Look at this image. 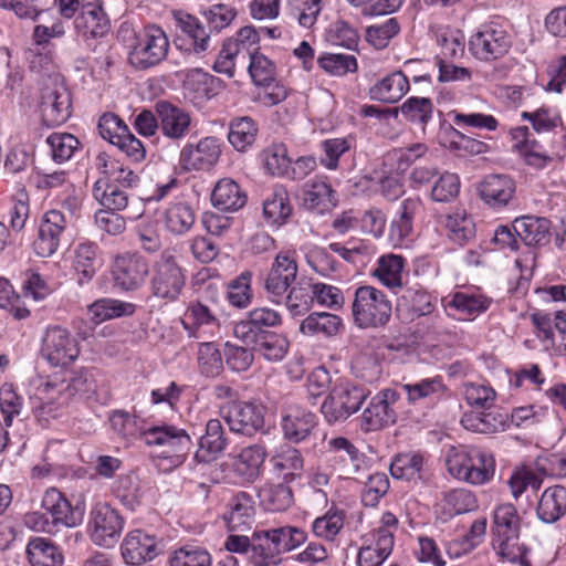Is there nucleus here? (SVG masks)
Instances as JSON below:
<instances>
[{"label":"nucleus","instance_id":"f257e3e1","mask_svg":"<svg viewBox=\"0 0 566 566\" xmlns=\"http://www.w3.org/2000/svg\"><path fill=\"white\" fill-rule=\"evenodd\" d=\"M448 472L472 485L490 482L495 473V459L485 449L474 446L451 447L446 455Z\"/></svg>","mask_w":566,"mask_h":566},{"label":"nucleus","instance_id":"f03ea898","mask_svg":"<svg viewBox=\"0 0 566 566\" xmlns=\"http://www.w3.org/2000/svg\"><path fill=\"white\" fill-rule=\"evenodd\" d=\"M469 51L480 62H494L503 59L513 45L509 27L500 21L481 24L469 39Z\"/></svg>","mask_w":566,"mask_h":566},{"label":"nucleus","instance_id":"7ed1b4c3","mask_svg":"<svg viewBox=\"0 0 566 566\" xmlns=\"http://www.w3.org/2000/svg\"><path fill=\"white\" fill-rule=\"evenodd\" d=\"M391 302L387 295L371 285L356 289L352 304L354 323L359 328L385 326L391 316Z\"/></svg>","mask_w":566,"mask_h":566},{"label":"nucleus","instance_id":"20e7f679","mask_svg":"<svg viewBox=\"0 0 566 566\" xmlns=\"http://www.w3.org/2000/svg\"><path fill=\"white\" fill-rule=\"evenodd\" d=\"M170 49L169 38L163 28L148 24L138 33L128 55L137 70H148L166 60Z\"/></svg>","mask_w":566,"mask_h":566},{"label":"nucleus","instance_id":"39448f33","mask_svg":"<svg viewBox=\"0 0 566 566\" xmlns=\"http://www.w3.org/2000/svg\"><path fill=\"white\" fill-rule=\"evenodd\" d=\"M174 248L165 249L153 265L151 291L159 298L176 301L186 284V274Z\"/></svg>","mask_w":566,"mask_h":566},{"label":"nucleus","instance_id":"423d86ee","mask_svg":"<svg viewBox=\"0 0 566 566\" xmlns=\"http://www.w3.org/2000/svg\"><path fill=\"white\" fill-rule=\"evenodd\" d=\"M398 518L391 512H385L380 525L366 535L365 545L357 554L358 566H381L390 556L395 545Z\"/></svg>","mask_w":566,"mask_h":566},{"label":"nucleus","instance_id":"0eeeda50","mask_svg":"<svg viewBox=\"0 0 566 566\" xmlns=\"http://www.w3.org/2000/svg\"><path fill=\"white\" fill-rule=\"evenodd\" d=\"M368 396L369 391L365 388L339 380L325 398L321 411L329 424L343 422L360 409Z\"/></svg>","mask_w":566,"mask_h":566},{"label":"nucleus","instance_id":"6e6552de","mask_svg":"<svg viewBox=\"0 0 566 566\" xmlns=\"http://www.w3.org/2000/svg\"><path fill=\"white\" fill-rule=\"evenodd\" d=\"M64 379L59 377H38L30 385V401L35 416L40 421L55 418L59 410L67 405L70 395Z\"/></svg>","mask_w":566,"mask_h":566},{"label":"nucleus","instance_id":"1a4fd4ad","mask_svg":"<svg viewBox=\"0 0 566 566\" xmlns=\"http://www.w3.org/2000/svg\"><path fill=\"white\" fill-rule=\"evenodd\" d=\"M77 338L65 327L48 326L41 338V356L52 367H67L80 356Z\"/></svg>","mask_w":566,"mask_h":566},{"label":"nucleus","instance_id":"9d476101","mask_svg":"<svg viewBox=\"0 0 566 566\" xmlns=\"http://www.w3.org/2000/svg\"><path fill=\"white\" fill-rule=\"evenodd\" d=\"M124 526V517L107 502H96L91 509L87 534L95 545L104 548L114 547Z\"/></svg>","mask_w":566,"mask_h":566},{"label":"nucleus","instance_id":"9b49d317","mask_svg":"<svg viewBox=\"0 0 566 566\" xmlns=\"http://www.w3.org/2000/svg\"><path fill=\"white\" fill-rule=\"evenodd\" d=\"M142 437L148 446L163 447L161 455L169 459L174 467L184 463L192 447V440L187 431L172 424L151 427L144 430Z\"/></svg>","mask_w":566,"mask_h":566},{"label":"nucleus","instance_id":"f8f14e48","mask_svg":"<svg viewBox=\"0 0 566 566\" xmlns=\"http://www.w3.org/2000/svg\"><path fill=\"white\" fill-rule=\"evenodd\" d=\"M220 415L234 433L251 437L264 428L265 407L260 402H227L220 407Z\"/></svg>","mask_w":566,"mask_h":566},{"label":"nucleus","instance_id":"ddd939ff","mask_svg":"<svg viewBox=\"0 0 566 566\" xmlns=\"http://www.w3.org/2000/svg\"><path fill=\"white\" fill-rule=\"evenodd\" d=\"M222 142L214 136H206L184 145L179 154V167L184 171H208L220 159Z\"/></svg>","mask_w":566,"mask_h":566},{"label":"nucleus","instance_id":"4468645a","mask_svg":"<svg viewBox=\"0 0 566 566\" xmlns=\"http://www.w3.org/2000/svg\"><path fill=\"white\" fill-rule=\"evenodd\" d=\"M492 302L479 287L458 291L442 298L448 315L459 321H473L486 312Z\"/></svg>","mask_w":566,"mask_h":566},{"label":"nucleus","instance_id":"2eb2a0df","mask_svg":"<svg viewBox=\"0 0 566 566\" xmlns=\"http://www.w3.org/2000/svg\"><path fill=\"white\" fill-rule=\"evenodd\" d=\"M401 394L396 389H382L374 396L360 417V428L365 432L377 431L395 423V405Z\"/></svg>","mask_w":566,"mask_h":566},{"label":"nucleus","instance_id":"dca6fc26","mask_svg":"<svg viewBox=\"0 0 566 566\" xmlns=\"http://www.w3.org/2000/svg\"><path fill=\"white\" fill-rule=\"evenodd\" d=\"M66 216L57 210L51 209L41 218L38 237L33 243L36 255L49 258L60 248L64 232L67 229Z\"/></svg>","mask_w":566,"mask_h":566},{"label":"nucleus","instance_id":"f3484780","mask_svg":"<svg viewBox=\"0 0 566 566\" xmlns=\"http://www.w3.org/2000/svg\"><path fill=\"white\" fill-rule=\"evenodd\" d=\"M71 94L63 84H53L42 90L40 114L45 126L64 124L71 116Z\"/></svg>","mask_w":566,"mask_h":566},{"label":"nucleus","instance_id":"a211bd4d","mask_svg":"<svg viewBox=\"0 0 566 566\" xmlns=\"http://www.w3.org/2000/svg\"><path fill=\"white\" fill-rule=\"evenodd\" d=\"M400 390L408 403L417 407L436 405L448 394V387L441 375L409 379L400 385Z\"/></svg>","mask_w":566,"mask_h":566},{"label":"nucleus","instance_id":"6ab92c4d","mask_svg":"<svg viewBox=\"0 0 566 566\" xmlns=\"http://www.w3.org/2000/svg\"><path fill=\"white\" fill-rule=\"evenodd\" d=\"M182 86L191 103L201 105L219 95L226 88V83L211 73L195 67L184 72Z\"/></svg>","mask_w":566,"mask_h":566},{"label":"nucleus","instance_id":"aec40b11","mask_svg":"<svg viewBox=\"0 0 566 566\" xmlns=\"http://www.w3.org/2000/svg\"><path fill=\"white\" fill-rule=\"evenodd\" d=\"M159 120L158 129L168 139L180 142L185 139L192 125L191 114L167 101H159L155 106Z\"/></svg>","mask_w":566,"mask_h":566},{"label":"nucleus","instance_id":"412c9836","mask_svg":"<svg viewBox=\"0 0 566 566\" xmlns=\"http://www.w3.org/2000/svg\"><path fill=\"white\" fill-rule=\"evenodd\" d=\"M281 429L292 443L305 441L317 426V417L298 405H287L281 411Z\"/></svg>","mask_w":566,"mask_h":566},{"label":"nucleus","instance_id":"4be33fe9","mask_svg":"<svg viewBox=\"0 0 566 566\" xmlns=\"http://www.w3.org/2000/svg\"><path fill=\"white\" fill-rule=\"evenodd\" d=\"M160 553L159 541L142 530L128 532L122 544L120 554L127 565L136 566L153 560Z\"/></svg>","mask_w":566,"mask_h":566},{"label":"nucleus","instance_id":"5701e85b","mask_svg":"<svg viewBox=\"0 0 566 566\" xmlns=\"http://www.w3.org/2000/svg\"><path fill=\"white\" fill-rule=\"evenodd\" d=\"M326 451L332 454L331 461L335 469L350 475L358 473L366 468L367 458L365 453L345 437H332L326 439Z\"/></svg>","mask_w":566,"mask_h":566},{"label":"nucleus","instance_id":"b1692460","mask_svg":"<svg viewBox=\"0 0 566 566\" xmlns=\"http://www.w3.org/2000/svg\"><path fill=\"white\" fill-rule=\"evenodd\" d=\"M266 457V449L261 443L242 448L232 462V473L235 482L239 484L255 482L262 473Z\"/></svg>","mask_w":566,"mask_h":566},{"label":"nucleus","instance_id":"393cba45","mask_svg":"<svg viewBox=\"0 0 566 566\" xmlns=\"http://www.w3.org/2000/svg\"><path fill=\"white\" fill-rule=\"evenodd\" d=\"M75 29L85 39L105 35L109 30V19L102 0H83L80 13L75 17Z\"/></svg>","mask_w":566,"mask_h":566},{"label":"nucleus","instance_id":"a878e982","mask_svg":"<svg viewBox=\"0 0 566 566\" xmlns=\"http://www.w3.org/2000/svg\"><path fill=\"white\" fill-rule=\"evenodd\" d=\"M149 272L148 263L137 253H125L115 260L113 275L116 285L132 291L142 285Z\"/></svg>","mask_w":566,"mask_h":566},{"label":"nucleus","instance_id":"bb28decb","mask_svg":"<svg viewBox=\"0 0 566 566\" xmlns=\"http://www.w3.org/2000/svg\"><path fill=\"white\" fill-rule=\"evenodd\" d=\"M182 326L190 337H213L220 329V323L214 312L201 302L190 303L187 307Z\"/></svg>","mask_w":566,"mask_h":566},{"label":"nucleus","instance_id":"cd10ccee","mask_svg":"<svg viewBox=\"0 0 566 566\" xmlns=\"http://www.w3.org/2000/svg\"><path fill=\"white\" fill-rule=\"evenodd\" d=\"M465 430L492 434L510 428L509 415L500 408H489L464 412L460 420Z\"/></svg>","mask_w":566,"mask_h":566},{"label":"nucleus","instance_id":"c85d7f7f","mask_svg":"<svg viewBox=\"0 0 566 566\" xmlns=\"http://www.w3.org/2000/svg\"><path fill=\"white\" fill-rule=\"evenodd\" d=\"M263 219L265 224L274 230L285 226L292 217L293 206L287 189L275 185L263 200Z\"/></svg>","mask_w":566,"mask_h":566},{"label":"nucleus","instance_id":"c756f323","mask_svg":"<svg viewBox=\"0 0 566 566\" xmlns=\"http://www.w3.org/2000/svg\"><path fill=\"white\" fill-rule=\"evenodd\" d=\"M421 209L418 198L405 199L389 226V240L394 247L408 245L413 232V219Z\"/></svg>","mask_w":566,"mask_h":566},{"label":"nucleus","instance_id":"7c9ffc66","mask_svg":"<svg viewBox=\"0 0 566 566\" xmlns=\"http://www.w3.org/2000/svg\"><path fill=\"white\" fill-rule=\"evenodd\" d=\"M514 180L506 175L485 176L479 186L481 199L491 208L501 209L513 198Z\"/></svg>","mask_w":566,"mask_h":566},{"label":"nucleus","instance_id":"2f4dec72","mask_svg":"<svg viewBox=\"0 0 566 566\" xmlns=\"http://www.w3.org/2000/svg\"><path fill=\"white\" fill-rule=\"evenodd\" d=\"M228 439L224 436L222 423L219 419H210L206 423L205 434L200 437L195 459L201 463L217 460L227 449Z\"/></svg>","mask_w":566,"mask_h":566},{"label":"nucleus","instance_id":"473e14b6","mask_svg":"<svg viewBox=\"0 0 566 566\" xmlns=\"http://www.w3.org/2000/svg\"><path fill=\"white\" fill-rule=\"evenodd\" d=\"M270 464L274 472L285 482H292L301 476L304 459L298 449L284 443L273 450L270 457Z\"/></svg>","mask_w":566,"mask_h":566},{"label":"nucleus","instance_id":"72a5a7b5","mask_svg":"<svg viewBox=\"0 0 566 566\" xmlns=\"http://www.w3.org/2000/svg\"><path fill=\"white\" fill-rule=\"evenodd\" d=\"M254 515L255 506L252 496L240 492L229 501L223 520L230 531H243L251 527Z\"/></svg>","mask_w":566,"mask_h":566},{"label":"nucleus","instance_id":"f704fd0d","mask_svg":"<svg viewBox=\"0 0 566 566\" xmlns=\"http://www.w3.org/2000/svg\"><path fill=\"white\" fill-rule=\"evenodd\" d=\"M336 193L324 180H311L304 185L302 205L305 209L324 214L336 206Z\"/></svg>","mask_w":566,"mask_h":566},{"label":"nucleus","instance_id":"c9c22d12","mask_svg":"<svg viewBox=\"0 0 566 566\" xmlns=\"http://www.w3.org/2000/svg\"><path fill=\"white\" fill-rule=\"evenodd\" d=\"M409 91L408 77L401 71H395L369 88V96L374 101L395 104L399 102Z\"/></svg>","mask_w":566,"mask_h":566},{"label":"nucleus","instance_id":"e433bc0d","mask_svg":"<svg viewBox=\"0 0 566 566\" xmlns=\"http://www.w3.org/2000/svg\"><path fill=\"white\" fill-rule=\"evenodd\" d=\"M344 328L343 319L333 313L314 312L300 324V332L310 337L331 338Z\"/></svg>","mask_w":566,"mask_h":566},{"label":"nucleus","instance_id":"4c0bfd02","mask_svg":"<svg viewBox=\"0 0 566 566\" xmlns=\"http://www.w3.org/2000/svg\"><path fill=\"white\" fill-rule=\"evenodd\" d=\"M478 507L475 495L467 489H454L443 494L437 505V512L442 521L455 515L471 512Z\"/></svg>","mask_w":566,"mask_h":566},{"label":"nucleus","instance_id":"58836bf2","mask_svg":"<svg viewBox=\"0 0 566 566\" xmlns=\"http://www.w3.org/2000/svg\"><path fill=\"white\" fill-rule=\"evenodd\" d=\"M537 516L544 523H555L566 514V486L554 485L544 490L541 495Z\"/></svg>","mask_w":566,"mask_h":566},{"label":"nucleus","instance_id":"ea45409f","mask_svg":"<svg viewBox=\"0 0 566 566\" xmlns=\"http://www.w3.org/2000/svg\"><path fill=\"white\" fill-rule=\"evenodd\" d=\"M513 229L526 245H541L547 242L551 221L535 216H523L513 221Z\"/></svg>","mask_w":566,"mask_h":566},{"label":"nucleus","instance_id":"a19ab883","mask_svg":"<svg viewBox=\"0 0 566 566\" xmlns=\"http://www.w3.org/2000/svg\"><path fill=\"white\" fill-rule=\"evenodd\" d=\"M406 260L398 254H385L377 260L374 276L387 289L397 293L401 290Z\"/></svg>","mask_w":566,"mask_h":566},{"label":"nucleus","instance_id":"79ce46f5","mask_svg":"<svg viewBox=\"0 0 566 566\" xmlns=\"http://www.w3.org/2000/svg\"><path fill=\"white\" fill-rule=\"evenodd\" d=\"M196 221V212L190 203L178 200L172 201L163 212V222L167 231L182 235L187 233Z\"/></svg>","mask_w":566,"mask_h":566},{"label":"nucleus","instance_id":"37998d69","mask_svg":"<svg viewBox=\"0 0 566 566\" xmlns=\"http://www.w3.org/2000/svg\"><path fill=\"white\" fill-rule=\"evenodd\" d=\"M356 146V139L353 135L344 137L326 138L321 142L319 148L322 155L319 164L327 170L335 171L342 166V158L350 154Z\"/></svg>","mask_w":566,"mask_h":566},{"label":"nucleus","instance_id":"c03bdc74","mask_svg":"<svg viewBox=\"0 0 566 566\" xmlns=\"http://www.w3.org/2000/svg\"><path fill=\"white\" fill-rule=\"evenodd\" d=\"M397 310L406 312L410 319L429 315L434 310V297L420 286L409 287L398 298Z\"/></svg>","mask_w":566,"mask_h":566},{"label":"nucleus","instance_id":"a18cd8bd","mask_svg":"<svg viewBox=\"0 0 566 566\" xmlns=\"http://www.w3.org/2000/svg\"><path fill=\"white\" fill-rule=\"evenodd\" d=\"M72 266L80 275L78 282H88L101 266L98 245L94 242H81L73 250Z\"/></svg>","mask_w":566,"mask_h":566},{"label":"nucleus","instance_id":"49530a36","mask_svg":"<svg viewBox=\"0 0 566 566\" xmlns=\"http://www.w3.org/2000/svg\"><path fill=\"white\" fill-rule=\"evenodd\" d=\"M440 144L459 155H480L488 150V144L467 136L453 126L442 127L439 134Z\"/></svg>","mask_w":566,"mask_h":566},{"label":"nucleus","instance_id":"de8ad7c7","mask_svg":"<svg viewBox=\"0 0 566 566\" xmlns=\"http://www.w3.org/2000/svg\"><path fill=\"white\" fill-rule=\"evenodd\" d=\"M211 202L222 211H237L245 205L247 196L233 179L223 178L214 186Z\"/></svg>","mask_w":566,"mask_h":566},{"label":"nucleus","instance_id":"09e8293b","mask_svg":"<svg viewBox=\"0 0 566 566\" xmlns=\"http://www.w3.org/2000/svg\"><path fill=\"white\" fill-rule=\"evenodd\" d=\"M96 167L107 179L109 184L127 188L135 187L138 181V175L128 167H125L118 160L112 158L106 153H101L96 157Z\"/></svg>","mask_w":566,"mask_h":566},{"label":"nucleus","instance_id":"8fccbe9b","mask_svg":"<svg viewBox=\"0 0 566 566\" xmlns=\"http://www.w3.org/2000/svg\"><path fill=\"white\" fill-rule=\"evenodd\" d=\"M179 22L189 44L187 51L202 56L211 49V35L196 17L186 14Z\"/></svg>","mask_w":566,"mask_h":566},{"label":"nucleus","instance_id":"3c124183","mask_svg":"<svg viewBox=\"0 0 566 566\" xmlns=\"http://www.w3.org/2000/svg\"><path fill=\"white\" fill-rule=\"evenodd\" d=\"M492 547L500 560L527 566V549L520 543V534L492 536Z\"/></svg>","mask_w":566,"mask_h":566},{"label":"nucleus","instance_id":"603ef678","mask_svg":"<svg viewBox=\"0 0 566 566\" xmlns=\"http://www.w3.org/2000/svg\"><path fill=\"white\" fill-rule=\"evenodd\" d=\"M93 197L103 207L102 210L122 211L128 206V195L119 186L99 178L93 186Z\"/></svg>","mask_w":566,"mask_h":566},{"label":"nucleus","instance_id":"864d4df0","mask_svg":"<svg viewBox=\"0 0 566 566\" xmlns=\"http://www.w3.org/2000/svg\"><path fill=\"white\" fill-rule=\"evenodd\" d=\"M134 312V305L114 298H101L87 307L88 321L98 325L105 321L130 315Z\"/></svg>","mask_w":566,"mask_h":566},{"label":"nucleus","instance_id":"5fc2aeb1","mask_svg":"<svg viewBox=\"0 0 566 566\" xmlns=\"http://www.w3.org/2000/svg\"><path fill=\"white\" fill-rule=\"evenodd\" d=\"M281 552L265 531L253 534L250 549V560L253 566H276L280 563Z\"/></svg>","mask_w":566,"mask_h":566},{"label":"nucleus","instance_id":"6e6d98bb","mask_svg":"<svg viewBox=\"0 0 566 566\" xmlns=\"http://www.w3.org/2000/svg\"><path fill=\"white\" fill-rule=\"evenodd\" d=\"M424 458L418 452H407L396 455L390 464L394 479L417 481L422 479Z\"/></svg>","mask_w":566,"mask_h":566},{"label":"nucleus","instance_id":"4d7b16f0","mask_svg":"<svg viewBox=\"0 0 566 566\" xmlns=\"http://www.w3.org/2000/svg\"><path fill=\"white\" fill-rule=\"evenodd\" d=\"M27 554L31 566H61L63 564L61 551L42 537L29 542Z\"/></svg>","mask_w":566,"mask_h":566},{"label":"nucleus","instance_id":"13d9d810","mask_svg":"<svg viewBox=\"0 0 566 566\" xmlns=\"http://www.w3.org/2000/svg\"><path fill=\"white\" fill-rule=\"evenodd\" d=\"M258 124L251 117H238L231 120L228 140L238 151H245L250 148L258 135Z\"/></svg>","mask_w":566,"mask_h":566},{"label":"nucleus","instance_id":"bf43d9fd","mask_svg":"<svg viewBox=\"0 0 566 566\" xmlns=\"http://www.w3.org/2000/svg\"><path fill=\"white\" fill-rule=\"evenodd\" d=\"M264 171L273 177H287L291 159L284 144H273L260 155Z\"/></svg>","mask_w":566,"mask_h":566},{"label":"nucleus","instance_id":"052dcab7","mask_svg":"<svg viewBox=\"0 0 566 566\" xmlns=\"http://www.w3.org/2000/svg\"><path fill=\"white\" fill-rule=\"evenodd\" d=\"M168 564L170 566H211L212 557L203 546L186 544L170 552Z\"/></svg>","mask_w":566,"mask_h":566},{"label":"nucleus","instance_id":"680f3d73","mask_svg":"<svg viewBox=\"0 0 566 566\" xmlns=\"http://www.w3.org/2000/svg\"><path fill=\"white\" fill-rule=\"evenodd\" d=\"M521 118L528 122L537 134L553 132L562 125L558 109L548 105H542L534 111H524L521 113Z\"/></svg>","mask_w":566,"mask_h":566},{"label":"nucleus","instance_id":"e2e57ef3","mask_svg":"<svg viewBox=\"0 0 566 566\" xmlns=\"http://www.w3.org/2000/svg\"><path fill=\"white\" fill-rule=\"evenodd\" d=\"M258 495L264 509L272 512L285 511L293 502L292 491L285 484L265 483Z\"/></svg>","mask_w":566,"mask_h":566},{"label":"nucleus","instance_id":"0e129e2a","mask_svg":"<svg viewBox=\"0 0 566 566\" xmlns=\"http://www.w3.org/2000/svg\"><path fill=\"white\" fill-rule=\"evenodd\" d=\"M522 161L534 170H544L562 161L563 157L557 153H549L537 139L530 143L517 154Z\"/></svg>","mask_w":566,"mask_h":566},{"label":"nucleus","instance_id":"69168bd1","mask_svg":"<svg viewBox=\"0 0 566 566\" xmlns=\"http://www.w3.org/2000/svg\"><path fill=\"white\" fill-rule=\"evenodd\" d=\"M521 517L516 507L511 503L495 506L493 511L492 536L520 534Z\"/></svg>","mask_w":566,"mask_h":566},{"label":"nucleus","instance_id":"338daca9","mask_svg":"<svg viewBox=\"0 0 566 566\" xmlns=\"http://www.w3.org/2000/svg\"><path fill=\"white\" fill-rule=\"evenodd\" d=\"M444 227L449 237L459 244L469 242L475 235V224L471 216L464 210H455L449 213L444 220Z\"/></svg>","mask_w":566,"mask_h":566},{"label":"nucleus","instance_id":"774afa93","mask_svg":"<svg viewBox=\"0 0 566 566\" xmlns=\"http://www.w3.org/2000/svg\"><path fill=\"white\" fill-rule=\"evenodd\" d=\"M344 522L345 512L337 507H331L325 514L313 521L312 531L319 538L334 541L344 527Z\"/></svg>","mask_w":566,"mask_h":566}]
</instances>
